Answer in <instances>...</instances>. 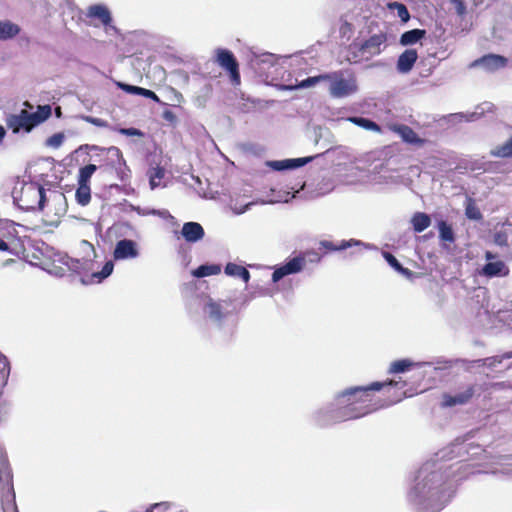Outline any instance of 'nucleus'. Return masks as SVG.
<instances>
[{
    "label": "nucleus",
    "mask_w": 512,
    "mask_h": 512,
    "mask_svg": "<svg viewBox=\"0 0 512 512\" xmlns=\"http://www.w3.org/2000/svg\"><path fill=\"white\" fill-rule=\"evenodd\" d=\"M470 434L457 438L450 447L453 456L461 458L459 462L446 467L435 464H425L420 468L415 483L407 494L408 502L418 512H439L450 501L455 491V483L474 473L488 471L475 470L474 464H469L470 458L485 454L479 444L469 442Z\"/></svg>",
    "instance_id": "obj_1"
},
{
    "label": "nucleus",
    "mask_w": 512,
    "mask_h": 512,
    "mask_svg": "<svg viewBox=\"0 0 512 512\" xmlns=\"http://www.w3.org/2000/svg\"><path fill=\"white\" fill-rule=\"evenodd\" d=\"M393 382H374L368 386L350 387L339 393L333 401L316 410L313 419L318 426L326 427L335 423L363 417L383 407L374 400L372 392L380 391Z\"/></svg>",
    "instance_id": "obj_2"
},
{
    "label": "nucleus",
    "mask_w": 512,
    "mask_h": 512,
    "mask_svg": "<svg viewBox=\"0 0 512 512\" xmlns=\"http://www.w3.org/2000/svg\"><path fill=\"white\" fill-rule=\"evenodd\" d=\"M79 257L72 258L67 254L53 253L51 263L40 262L39 265L48 273L62 277L66 271H72L77 274H88L94 270V260L97 257L94 246L82 240L77 246Z\"/></svg>",
    "instance_id": "obj_3"
},
{
    "label": "nucleus",
    "mask_w": 512,
    "mask_h": 512,
    "mask_svg": "<svg viewBox=\"0 0 512 512\" xmlns=\"http://www.w3.org/2000/svg\"><path fill=\"white\" fill-rule=\"evenodd\" d=\"M94 150H98L99 165L97 166L104 173L115 174L116 178L121 182H127L131 177V170L123 157L122 151L115 146L108 148H99L93 146Z\"/></svg>",
    "instance_id": "obj_4"
},
{
    "label": "nucleus",
    "mask_w": 512,
    "mask_h": 512,
    "mask_svg": "<svg viewBox=\"0 0 512 512\" xmlns=\"http://www.w3.org/2000/svg\"><path fill=\"white\" fill-rule=\"evenodd\" d=\"M52 113L50 105H39L36 112L30 113L23 109L18 114H11L6 119V124L13 133L21 130L30 132L34 127L46 121Z\"/></svg>",
    "instance_id": "obj_5"
},
{
    "label": "nucleus",
    "mask_w": 512,
    "mask_h": 512,
    "mask_svg": "<svg viewBox=\"0 0 512 512\" xmlns=\"http://www.w3.org/2000/svg\"><path fill=\"white\" fill-rule=\"evenodd\" d=\"M329 82V93L333 98H344L357 92L356 76L351 71L337 70L326 73Z\"/></svg>",
    "instance_id": "obj_6"
},
{
    "label": "nucleus",
    "mask_w": 512,
    "mask_h": 512,
    "mask_svg": "<svg viewBox=\"0 0 512 512\" xmlns=\"http://www.w3.org/2000/svg\"><path fill=\"white\" fill-rule=\"evenodd\" d=\"M15 200L22 209H42L46 201L45 189L35 182L25 183Z\"/></svg>",
    "instance_id": "obj_7"
},
{
    "label": "nucleus",
    "mask_w": 512,
    "mask_h": 512,
    "mask_svg": "<svg viewBox=\"0 0 512 512\" xmlns=\"http://www.w3.org/2000/svg\"><path fill=\"white\" fill-rule=\"evenodd\" d=\"M214 62L226 72L233 86L241 84L239 62L232 51L226 48H217L214 52Z\"/></svg>",
    "instance_id": "obj_8"
},
{
    "label": "nucleus",
    "mask_w": 512,
    "mask_h": 512,
    "mask_svg": "<svg viewBox=\"0 0 512 512\" xmlns=\"http://www.w3.org/2000/svg\"><path fill=\"white\" fill-rule=\"evenodd\" d=\"M229 303L224 300L216 301L210 297L204 300L203 313L208 320L216 325H221L228 315Z\"/></svg>",
    "instance_id": "obj_9"
},
{
    "label": "nucleus",
    "mask_w": 512,
    "mask_h": 512,
    "mask_svg": "<svg viewBox=\"0 0 512 512\" xmlns=\"http://www.w3.org/2000/svg\"><path fill=\"white\" fill-rule=\"evenodd\" d=\"M0 505L3 512H18L12 476L9 473L5 480L0 479Z\"/></svg>",
    "instance_id": "obj_10"
},
{
    "label": "nucleus",
    "mask_w": 512,
    "mask_h": 512,
    "mask_svg": "<svg viewBox=\"0 0 512 512\" xmlns=\"http://www.w3.org/2000/svg\"><path fill=\"white\" fill-rule=\"evenodd\" d=\"M305 255H298L291 258L284 265L277 267L272 274V281L274 283L280 281L283 277L296 274L302 271L306 263Z\"/></svg>",
    "instance_id": "obj_11"
},
{
    "label": "nucleus",
    "mask_w": 512,
    "mask_h": 512,
    "mask_svg": "<svg viewBox=\"0 0 512 512\" xmlns=\"http://www.w3.org/2000/svg\"><path fill=\"white\" fill-rule=\"evenodd\" d=\"M508 59L498 54L484 55L471 63V67L481 66L487 72H495L507 66Z\"/></svg>",
    "instance_id": "obj_12"
},
{
    "label": "nucleus",
    "mask_w": 512,
    "mask_h": 512,
    "mask_svg": "<svg viewBox=\"0 0 512 512\" xmlns=\"http://www.w3.org/2000/svg\"><path fill=\"white\" fill-rule=\"evenodd\" d=\"M139 256L137 243L130 239L119 240L114 248L113 257L115 260L135 259Z\"/></svg>",
    "instance_id": "obj_13"
},
{
    "label": "nucleus",
    "mask_w": 512,
    "mask_h": 512,
    "mask_svg": "<svg viewBox=\"0 0 512 512\" xmlns=\"http://www.w3.org/2000/svg\"><path fill=\"white\" fill-rule=\"evenodd\" d=\"M321 247L330 251H342L351 247H363L367 250H378V248L370 243H365L356 239L341 240L337 243L333 241L323 240L320 242Z\"/></svg>",
    "instance_id": "obj_14"
},
{
    "label": "nucleus",
    "mask_w": 512,
    "mask_h": 512,
    "mask_svg": "<svg viewBox=\"0 0 512 512\" xmlns=\"http://www.w3.org/2000/svg\"><path fill=\"white\" fill-rule=\"evenodd\" d=\"M387 41V35L384 32L374 34L365 40L358 48L362 53H368L370 56L379 55L382 51L381 46Z\"/></svg>",
    "instance_id": "obj_15"
},
{
    "label": "nucleus",
    "mask_w": 512,
    "mask_h": 512,
    "mask_svg": "<svg viewBox=\"0 0 512 512\" xmlns=\"http://www.w3.org/2000/svg\"><path fill=\"white\" fill-rule=\"evenodd\" d=\"M389 128L391 131L398 134L401 139L408 144L422 146L426 142L425 139L420 138L417 133L408 125L392 124Z\"/></svg>",
    "instance_id": "obj_16"
},
{
    "label": "nucleus",
    "mask_w": 512,
    "mask_h": 512,
    "mask_svg": "<svg viewBox=\"0 0 512 512\" xmlns=\"http://www.w3.org/2000/svg\"><path fill=\"white\" fill-rule=\"evenodd\" d=\"M473 394H474V389L472 386H468L463 391L457 392L454 395L444 394L442 406L443 407H453V406H457V405H464L472 398Z\"/></svg>",
    "instance_id": "obj_17"
},
{
    "label": "nucleus",
    "mask_w": 512,
    "mask_h": 512,
    "mask_svg": "<svg viewBox=\"0 0 512 512\" xmlns=\"http://www.w3.org/2000/svg\"><path fill=\"white\" fill-rule=\"evenodd\" d=\"M479 274L487 278L505 277L509 274V269L501 260L490 261L481 268Z\"/></svg>",
    "instance_id": "obj_18"
},
{
    "label": "nucleus",
    "mask_w": 512,
    "mask_h": 512,
    "mask_svg": "<svg viewBox=\"0 0 512 512\" xmlns=\"http://www.w3.org/2000/svg\"><path fill=\"white\" fill-rule=\"evenodd\" d=\"M418 59V53L415 49H406L397 60L396 68L400 73H408L412 70Z\"/></svg>",
    "instance_id": "obj_19"
},
{
    "label": "nucleus",
    "mask_w": 512,
    "mask_h": 512,
    "mask_svg": "<svg viewBox=\"0 0 512 512\" xmlns=\"http://www.w3.org/2000/svg\"><path fill=\"white\" fill-rule=\"evenodd\" d=\"M114 269L113 261H107L102 267L101 271L92 272L90 275H85L81 278V282L84 285H89L92 283H100L107 277H109Z\"/></svg>",
    "instance_id": "obj_20"
},
{
    "label": "nucleus",
    "mask_w": 512,
    "mask_h": 512,
    "mask_svg": "<svg viewBox=\"0 0 512 512\" xmlns=\"http://www.w3.org/2000/svg\"><path fill=\"white\" fill-rule=\"evenodd\" d=\"M87 16L97 18L104 26H108L112 22L110 11L106 6L100 4L91 5L87 10Z\"/></svg>",
    "instance_id": "obj_21"
},
{
    "label": "nucleus",
    "mask_w": 512,
    "mask_h": 512,
    "mask_svg": "<svg viewBox=\"0 0 512 512\" xmlns=\"http://www.w3.org/2000/svg\"><path fill=\"white\" fill-rule=\"evenodd\" d=\"M312 160V157H304V158H296V159H286L282 161H273L271 162V166L277 170H285V169H294L298 167H302L308 162Z\"/></svg>",
    "instance_id": "obj_22"
},
{
    "label": "nucleus",
    "mask_w": 512,
    "mask_h": 512,
    "mask_svg": "<svg viewBox=\"0 0 512 512\" xmlns=\"http://www.w3.org/2000/svg\"><path fill=\"white\" fill-rule=\"evenodd\" d=\"M425 37H426V30L412 29V30L404 32L400 36L399 43L402 46H409V45L416 44L417 42L421 41Z\"/></svg>",
    "instance_id": "obj_23"
},
{
    "label": "nucleus",
    "mask_w": 512,
    "mask_h": 512,
    "mask_svg": "<svg viewBox=\"0 0 512 512\" xmlns=\"http://www.w3.org/2000/svg\"><path fill=\"white\" fill-rule=\"evenodd\" d=\"M383 258L387 261V263L399 274L404 276L407 279H410L413 276V272L408 268L403 267L400 262L388 251H381Z\"/></svg>",
    "instance_id": "obj_24"
},
{
    "label": "nucleus",
    "mask_w": 512,
    "mask_h": 512,
    "mask_svg": "<svg viewBox=\"0 0 512 512\" xmlns=\"http://www.w3.org/2000/svg\"><path fill=\"white\" fill-rule=\"evenodd\" d=\"M180 234L187 242H197L204 237L203 226H182Z\"/></svg>",
    "instance_id": "obj_25"
},
{
    "label": "nucleus",
    "mask_w": 512,
    "mask_h": 512,
    "mask_svg": "<svg viewBox=\"0 0 512 512\" xmlns=\"http://www.w3.org/2000/svg\"><path fill=\"white\" fill-rule=\"evenodd\" d=\"M221 272L219 264H203L192 271L195 278H203L212 275H218Z\"/></svg>",
    "instance_id": "obj_26"
},
{
    "label": "nucleus",
    "mask_w": 512,
    "mask_h": 512,
    "mask_svg": "<svg viewBox=\"0 0 512 512\" xmlns=\"http://www.w3.org/2000/svg\"><path fill=\"white\" fill-rule=\"evenodd\" d=\"M20 32V28L17 24L11 21L0 20V40H7L15 37Z\"/></svg>",
    "instance_id": "obj_27"
},
{
    "label": "nucleus",
    "mask_w": 512,
    "mask_h": 512,
    "mask_svg": "<svg viewBox=\"0 0 512 512\" xmlns=\"http://www.w3.org/2000/svg\"><path fill=\"white\" fill-rule=\"evenodd\" d=\"M465 215L469 220L480 221L482 220V213L476 204L475 199L466 197L465 200Z\"/></svg>",
    "instance_id": "obj_28"
},
{
    "label": "nucleus",
    "mask_w": 512,
    "mask_h": 512,
    "mask_svg": "<svg viewBox=\"0 0 512 512\" xmlns=\"http://www.w3.org/2000/svg\"><path fill=\"white\" fill-rule=\"evenodd\" d=\"M424 363H415L409 359L397 360L391 363L389 373H403L412 367H420Z\"/></svg>",
    "instance_id": "obj_29"
},
{
    "label": "nucleus",
    "mask_w": 512,
    "mask_h": 512,
    "mask_svg": "<svg viewBox=\"0 0 512 512\" xmlns=\"http://www.w3.org/2000/svg\"><path fill=\"white\" fill-rule=\"evenodd\" d=\"M119 86L126 92L136 94V95H141V96H144L146 98L152 99L157 102L159 101V97L152 90L138 87V86H132V85H128V84H120Z\"/></svg>",
    "instance_id": "obj_30"
},
{
    "label": "nucleus",
    "mask_w": 512,
    "mask_h": 512,
    "mask_svg": "<svg viewBox=\"0 0 512 512\" xmlns=\"http://www.w3.org/2000/svg\"><path fill=\"white\" fill-rule=\"evenodd\" d=\"M348 120L352 122L353 124L362 127L366 130L373 131L376 133H381L382 129L381 126L378 125L376 122L363 117H349Z\"/></svg>",
    "instance_id": "obj_31"
},
{
    "label": "nucleus",
    "mask_w": 512,
    "mask_h": 512,
    "mask_svg": "<svg viewBox=\"0 0 512 512\" xmlns=\"http://www.w3.org/2000/svg\"><path fill=\"white\" fill-rule=\"evenodd\" d=\"M75 198L78 204L85 206L91 200V188L90 184L78 183L76 189Z\"/></svg>",
    "instance_id": "obj_32"
},
{
    "label": "nucleus",
    "mask_w": 512,
    "mask_h": 512,
    "mask_svg": "<svg viewBox=\"0 0 512 512\" xmlns=\"http://www.w3.org/2000/svg\"><path fill=\"white\" fill-rule=\"evenodd\" d=\"M490 154L498 158H512V136L503 144L493 148Z\"/></svg>",
    "instance_id": "obj_33"
},
{
    "label": "nucleus",
    "mask_w": 512,
    "mask_h": 512,
    "mask_svg": "<svg viewBox=\"0 0 512 512\" xmlns=\"http://www.w3.org/2000/svg\"><path fill=\"white\" fill-rule=\"evenodd\" d=\"M165 176V169L159 165L151 167L148 171L149 184L152 189L160 186L162 179Z\"/></svg>",
    "instance_id": "obj_34"
},
{
    "label": "nucleus",
    "mask_w": 512,
    "mask_h": 512,
    "mask_svg": "<svg viewBox=\"0 0 512 512\" xmlns=\"http://www.w3.org/2000/svg\"><path fill=\"white\" fill-rule=\"evenodd\" d=\"M439 227V237L442 241V246L446 250L451 249V245L454 242V232L452 230V226H438Z\"/></svg>",
    "instance_id": "obj_35"
},
{
    "label": "nucleus",
    "mask_w": 512,
    "mask_h": 512,
    "mask_svg": "<svg viewBox=\"0 0 512 512\" xmlns=\"http://www.w3.org/2000/svg\"><path fill=\"white\" fill-rule=\"evenodd\" d=\"M98 169L95 164H87L79 169L77 182L90 184V179L95 171Z\"/></svg>",
    "instance_id": "obj_36"
},
{
    "label": "nucleus",
    "mask_w": 512,
    "mask_h": 512,
    "mask_svg": "<svg viewBox=\"0 0 512 512\" xmlns=\"http://www.w3.org/2000/svg\"><path fill=\"white\" fill-rule=\"evenodd\" d=\"M323 81H326V73L320 74L317 76H313V77H308V78L302 80L299 84H297L295 86H287L286 89L292 90V89H296V88H306V87L313 86V85L323 82Z\"/></svg>",
    "instance_id": "obj_37"
},
{
    "label": "nucleus",
    "mask_w": 512,
    "mask_h": 512,
    "mask_svg": "<svg viewBox=\"0 0 512 512\" xmlns=\"http://www.w3.org/2000/svg\"><path fill=\"white\" fill-rule=\"evenodd\" d=\"M511 459H512L511 456H500V457H498L497 461H496V464L500 465L502 468L501 469H494L491 472L492 473L501 472L503 474L512 476V464H510L508 462Z\"/></svg>",
    "instance_id": "obj_38"
},
{
    "label": "nucleus",
    "mask_w": 512,
    "mask_h": 512,
    "mask_svg": "<svg viewBox=\"0 0 512 512\" xmlns=\"http://www.w3.org/2000/svg\"><path fill=\"white\" fill-rule=\"evenodd\" d=\"M389 8L396 9L398 17L403 22L409 21L410 14H409V11H408L407 7L404 4L399 3V2H393V3L389 4Z\"/></svg>",
    "instance_id": "obj_39"
},
{
    "label": "nucleus",
    "mask_w": 512,
    "mask_h": 512,
    "mask_svg": "<svg viewBox=\"0 0 512 512\" xmlns=\"http://www.w3.org/2000/svg\"><path fill=\"white\" fill-rule=\"evenodd\" d=\"M146 214H153L159 217V219L166 224H173L174 217L169 213L168 210H151Z\"/></svg>",
    "instance_id": "obj_40"
},
{
    "label": "nucleus",
    "mask_w": 512,
    "mask_h": 512,
    "mask_svg": "<svg viewBox=\"0 0 512 512\" xmlns=\"http://www.w3.org/2000/svg\"><path fill=\"white\" fill-rule=\"evenodd\" d=\"M64 141V135L62 133H55L46 140V145L58 148Z\"/></svg>",
    "instance_id": "obj_41"
},
{
    "label": "nucleus",
    "mask_w": 512,
    "mask_h": 512,
    "mask_svg": "<svg viewBox=\"0 0 512 512\" xmlns=\"http://www.w3.org/2000/svg\"><path fill=\"white\" fill-rule=\"evenodd\" d=\"M411 224H431V218L423 212H416L411 218Z\"/></svg>",
    "instance_id": "obj_42"
},
{
    "label": "nucleus",
    "mask_w": 512,
    "mask_h": 512,
    "mask_svg": "<svg viewBox=\"0 0 512 512\" xmlns=\"http://www.w3.org/2000/svg\"><path fill=\"white\" fill-rule=\"evenodd\" d=\"M510 358H512V351L507 352L501 356H494V357L486 358L484 360V362L486 365H488L490 367H494L496 364L501 363L503 359H510Z\"/></svg>",
    "instance_id": "obj_43"
},
{
    "label": "nucleus",
    "mask_w": 512,
    "mask_h": 512,
    "mask_svg": "<svg viewBox=\"0 0 512 512\" xmlns=\"http://www.w3.org/2000/svg\"><path fill=\"white\" fill-rule=\"evenodd\" d=\"M454 6L455 12L459 17H464L467 13L466 5L463 0H449Z\"/></svg>",
    "instance_id": "obj_44"
},
{
    "label": "nucleus",
    "mask_w": 512,
    "mask_h": 512,
    "mask_svg": "<svg viewBox=\"0 0 512 512\" xmlns=\"http://www.w3.org/2000/svg\"><path fill=\"white\" fill-rule=\"evenodd\" d=\"M241 268L242 266L237 265L235 263H228L225 266L224 272L228 276L238 277Z\"/></svg>",
    "instance_id": "obj_45"
},
{
    "label": "nucleus",
    "mask_w": 512,
    "mask_h": 512,
    "mask_svg": "<svg viewBox=\"0 0 512 512\" xmlns=\"http://www.w3.org/2000/svg\"><path fill=\"white\" fill-rule=\"evenodd\" d=\"M119 132L122 134V135H125V136H138V137H142L144 134L141 130L137 129V128H121L119 130Z\"/></svg>",
    "instance_id": "obj_46"
},
{
    "label": "nucleus",
    "mask_w": 512,
    "mask_h": 512,
    "mask_svg": "<svg viewBox=\"0 0 512 512\" xmlns=\"http://www.w3.org/2000/svg\"><path fill=\"white\" fill-rule=\"evenodd\" d=\"M83 119L86 122L93 124L97 127H105L107 125L106 121H104L101 118H96V117H92V116H84Z\"/></svg>",
    "instance_id": "obj_47"
},
{
    "label": "nucleus",
    "mask_w": 512,
    "mask_h": 512,
    "mask_svg": "<svg viewBox=\"0 0 512 512\" xmlns=\"http://www.w3.org/2000/svg\"><path fill=\"white\" fill-rule=\"evenodd\" d=\"M163 118L171 124H175L177 122V116L171 110H165L163 112Z\"/></svg>",
    "instance_id": "obj_48"
},
{
    "label": "nucleus",
    "mask_w": 512,
    "mask_h": 512,
    "mask_svg": "<svg viewBox=\"0 0 512 512\" xmlns=\"http://www.w3.org/2000/svg\"><path fill=\"white\" fill-rule=\"evenodd\" d=\"M15 240L16 239L12 234L9 236V241H5L4 239L0 238V250L7 251L9 249V245L12 244Z\"/></svg>",
    "instance_id": "obj_49"
},
{
    "label": "nucleus",
    "mask_w": 512,
    "mask_h": 512,
    "mask_svg": "<svg viewBox=\"0 0 512 512\" xmlns=\"http://www.w3.org/2000/svg\"><path fill=\"white\" fill-rule=\"evenodd\" d=\"M494 242L497 245H499V246L506 245L507 244V236H506V234H504V233H497L494 236Z\"/></svg>",
    "instance_id": "obj_50"
},
{
    "label": "nucleus",
    "mask_w": 512,
    "mask_h": 512,
    "mask_svg": "<svg viewBox=\"0 0 512 512\" xmlns=\"http://www.w3.org/2000/svg\"><path fill=\"white\" fill-rule=\"evenodd\" d=\"M498 314L500 320L507 322L509 325H512V311L507 314V312L499 310Z\"/></svg>",
    "instance_id": "obj_51"
},
{
    "label": "nucleus",
    "mask_w": 512,
    "mask_h": 512,
    "mask_svg": "<svg viewBox=\"0 0 512 512\" xmlns=\"http://www.w3.org/2000/svg\"><path fill=\"white\" fill-rule=\"evenodd\" d=\"M238 277L241 278L245 283H247L250 279V273L245 267L242 266Z\"/></svg>",
    "instance_id": "obj_52"
},
{
    "label": "nucleus",
    "mask_w": 512,
    "mask_h": 512,
    "mask_svg": "<svg viewBox=\"0 0 512 512\" xmlns=\"http://www.w3.org/2000/svg\"><path fill=\"white\" fill-rule=\"evenodd\" d=\"M306 255L308 256V261L311 263H318L321 260V257L316 252H309Z\"/></svg>",
    "instance_id": "obj_53"
},
{
    "label": "nucleus",
    "mask_w": 512,
    "mask_h": 512,
    "mask_svg": "<svg viewBox=\"0 0 512 512\" xmlns=\"http://www.w3.org/2000/svg\"><path fill=\"white\" fill-rule=\"evenodd\" d=\"M485 258H486V260H487L488 262H490V261H492L493 259H495V255H494L492 252L487 251V252L485 253Z\"/></svg>",
    "instance_id": "obj_54"
},
{
    "label": "nucleus",
    "mask_w": 512,
    "mask_h": 512,
    "mask_svg": "<svg viewBox=\"0 0 512 512\" xmlns=\"http://www.w3.org/2000/svg\"><path fill=\"white\" fill-rule=\"evenodd\" d=\"M428 226H414V231L417 233L423 232Z\"/></svg>",
    "instance_id": "obj_55"
},
{
    "label": "nucleus",
    "mask_w": 512,
    "mask_h": 512,
    "mask_svg": "<svg viewBox=\"0 0 512 512\" xmlns=\"http://www.w3.org/2000/svg\"><path fill=\"white\" fill-rule=\"evenodd\" d=\"M5 134H6V131L4 129L3 126H0V142L3 140V138L5 137Z\"/></svg>",
    "instance_id": "obj_56"
},
{
    "label": "nucleus",
    "mask_w": 512,
    "mask_h": 512,
    "mask_svg": "<svg viewBox=\"0 0 512 512\" xmlns=\"http://www.w3.org/2000/svg\"><path fill=\"white\" fill-rule=\"evenodd\" d=\"M55 113H56V115H57L58 117H60V116H61V108H60V107H57V108L55 109Z\"/></svg>",
    "instance_id": "obj_57"
},
{
    "label": "nucleus",
    "mask_w": 512,
    "mask_h": 512,
    "mask_svg": "<svg viewBox=\"0 0 512 512\" xmlns=\"http://www.w3.org/2000/svg\"><path fill=\"white\" fill-rule=\"evenodd\" d=\"M474 1V5L477 6L479 3H482L483 0H473Z\"/></svg>",
    "instance_id": "obj_58"
},
{
    "label": "nucleus",
    "mask_w": 512,
    "mask_h": 512,
    "mask_svg": "<svg viewBox=\"0 0 512 512\" xmlns=\"http://www.w3.org/2000/svg\"><path fill=\"white\" fill-rule=\"evenodd\" d=\"M185 224L192 225V224H197V223L196 222H186Z\"/></svg>",
    "instance_id": "obj_59"
},
{
    "label": "nucleus",
    "mask_w": 512,
    "mask_h": 512,
    "mask_svg": "<svg viewBox=\"0 0 512 512\" xmlns=\"http://www.w3.org/2000/svg\"><path fill=\"white\" fill-rule=\"evenodd\" d=\"M438 224L445 225V224H446V222H445V221H441V222H439Z\"/></svg>",
    "instance_id": "obj_60"
},
{
    "label": "nucleus",
    "mask_w": 512,
    "mask_h": 512,
    "mask_svg": "<svg viewBox=\"0 0 512 512\" xmlns=\"http://www.w3.org/2000/svg\"><path fill=\"white\" fill-rule=\"evenodd\" d=\"M9 224L15 225L16 223L14 221H9Z\"/></svg>",
    "instance_id": "obj_61"
}]
</instances>
